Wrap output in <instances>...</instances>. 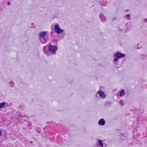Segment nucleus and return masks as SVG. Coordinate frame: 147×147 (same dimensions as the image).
<instances>
[{"mask_svg":"<svg viewBox=\"0 0 147 147\" xmlns=\"http://www.w3.org/2000/svg\"><path fill=\"white\" fill-rule=\"evenodd\" d=\"M125 55V54H122L121 53L118 52L113 55L114 59L113 60V62L115 63L117 62L119 58H122L124 57Z\"/></svg>","mask_w":147,"mask_h":147,"instance_id":"obj_1","label":"nucleus"},{"mask_svg":"<svg viewBox=\"0 0 147 147\" xmlns=\"http://www.w3.org/2000/svg\"><path fill=\"white\" fill-rule=\"evenodd\" d=\"M58 49L57 46L56 45H50L49 47V50L52 54L55 55Z\"/></svg>","mask_w":147,"mask_h":147,"instance_id":"obj_2","label":"nucleus"},{"mask_svg":"<svg viewBox=\"0 0 147 147\" xmlns=\"http://www.w3.org/2000/svg\"><path fill=\"white\" fill-rule=\"evenodd\" d=\"M97 147H106V144L104 142V140L102 139H98L97 140Z\"/></svg>","mask_w":147,"mask_h":147,"instance_id":"obj_3","label":"nucleus"},{"mask_svg":"<svg viewBox=\"0 0 147 147\" xmlns=\"http://www.w3.org/2000/svg\"><path fill=\"white\" fill-rule=\"evenodd\" d=\"M39 36L40 38L44 39L45 42H46L48 38V34L46 31H43L40 32L39 34Z\"/></svg>","mask_w":147,"mask_h":147,"instance_id":"obj_4","label":"nucleus"},{"mask_svg":"<svg viewBox=\"0 0 147 147\" xmlns=\"http://www.w3.org/2000/svg\"><path fill=\"white\" fill-rule=\"evenodd\" d=\"M55 32L57 34H59L64 32V30L61 29L58 24H55L54 26Z\"/></svg>","mask_w":147,"mask_h":147,"instance_id":"obj_5","label":"nucleus"},{"mask_svg":"<svg viewBox=\"0 0 147 147\" xmlns=\"http://www.w3.org/2000/svg\"><path fill=\"white\" fill-rule=\"evenodd\" d=\"M99 94V96L102 98H105L106 96V95L105 94L104 92L100 90L97 92L96 94Z\"/></svg>","mask_w":147,"mask_h":147,"instance_id":"obj_6","label":"nucleus"},{"mask_svg":"<svg viewBox=\"0 0 147 147\" xmlns=\"http://www.w3.org/2000/svg\"><path fill=\"white\" fill-rule=\"evenodd\" d=\"M105 123V121L103 118L101 119L98 122V124L99 125L101 126L104 125Z\"/></svg>","mask_w":147,"mask_h":147,"instance_id":"obj_7","label":"nucleus"},{"mask_svg":"<svg viewBox=\"0 0 147 147\" xmlns=\"http://www.w3.org/2000/svg\"><path fill=\"white\" fill-rule=\"evenodd\" d=\"M100 18L101 21L102 22H105L106 21V17L103 14L100 13Z\"/></svg>","mask_w":147,"mask_h":147,"instance_id":"obj_8","label":"nucleus"},{"mask_svg":"<svg viewBox=\"0 0 147 147\" xmlns=\"http://www.w3.org/2000/svg\"><path fill=\"white\" fill-rule=\"evenodd\" d=\"M43 51L47 55H50L48 53L47 51V48L46 46H44L43 48Z\"/></svg>","mask_w":147,"mask_h":147,"instance_id":"obj_9","label":"nucleus"},{"mask_svg":"<svg viewBox=\"0 0 147 147\" xmlns=\"http://www.w3.org/2000/svg\"><path fill=\"white\" fill-rule=\"evenodd\" d=\"M125 94V91L124 89L122 90L120 92V96H123Z\"/></svg>","mask_w":147,"mask_h":147,"instance_id":"obj_10","label":"nucleus"},{"mask_svg":"<svg viewBox=\"0 0 147 147\" xmlns=\"http://www.w3.org/2000/svg\"><path fill=\"white\" fill-rule=\"evenodd\" d=\"M6 103L5 102H3L0 103V109L3 108Z\"/></svg>","mask_w":147,"mask_h":147,"instance_id":"obj_11","label":"nucleus"},{"mask_svg":"<svg viewBox=\"0 0 147 147\" xmlns=\"http://www.w3.org/2000/svg\"><path fill=\"white\" fill-rule=\"evenodd\" d=\"M125 18L127 19L128 20H130V16L129 15V14H127Z\"/></svg>","mask_w":147,"mask_h":147,"instance_id":"obj_12","label":"nucleus"},{"mask_svg":"<svg viewBox=\"0 0 147 147\" xmlns=\"http://www.w3.org/2000/svg\"><path fill=\"white\" fill-rule=\"evenodd\" d=\"M14 84L13 82H9V86L11 87H13L14 86Z\"/></svg>","mask_w":147,"mask_h":147,"instance_id":"obj_13","label":"nucleus"},{"mask_svg":"<svg viewBox=\"0 0 147 147\" xmlns=\"http://www.w3.org/2000/svg\"><path fill=\"white\" fill-rule=\"evenodd\" d=\"M119 103L120 104L122 105H124L125 104V102L123 100H121L119 101Z\"/></svg>","mask_w":147,"mask_h":147,"instance_id":"obj_14","label":"nucleus"},{"mask_svg":"<svg viewBox=\"0 0 147 147\" xmlns=\"http://www.w3.org/2000/svg\"><path fill=\"white\" fill-rule=\"evenodd\" d=\"M1 131L0 130V136L1 135Z\"/></svg>","mask_w":147,"mask_h":147,"instance_id":"obj_15","label":"nucleus"},{"mask_svg":"<svg viewBox=\"0 0 147 147\" xmlns=\"http://www.w3.org/2000/svg\"><path fill=\"white\" fill-rule=\"evenodd\" d=\"M7 3H8V4H10V3H9V2H7Z\"/></svg>","mask_w":147,"mask_h":147,"instance_id":"obj_16","label":"nucleus"}]
</instances>
